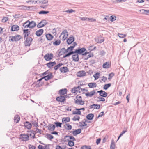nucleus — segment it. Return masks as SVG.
<instances>
[{
	"label": "nucleus",
	"mask_w": 149,
	"mask_h": 149,
	"mask_svg": "<svg viewBox=\"0 0 149 149\" xmlns=\"http://www.w3.org/2000/svg\"><path fill=\"white\" fill-rule=\"evenodd\" d=\"M20 139L24 141H26L29 139V137L28 134H22L20 135Z\"/></svg>",
	"instance_id": "1"
},
{
	"label": "nucleus",
	"mask_w": 149,
	"mask_h": 149,
	"mask_svg": "<svg viewBox=\"0 0 149 149\" xmlns=\"http://www.w3.org/2000/svg\"><path fill=\"white\" fill-rule=\"evenodd\" d=\"M53 57V55L52 53H47L44 56L45 59L47 61L50 60Z\"/></svg>",
	"instance_id": "2"
},
{
	"label": "nucleus",
	"mask_w": 149,
	"mask_h": 149,
	"mask_svg": "<svg viewBox=\"0 0 149 149\" xmlns=\"http://www.w3.org/2000/svg\"><path fill=\"white\" fill-rule=\"evenodd\" d=\"M10 38H11L10 40L12 41H16L20 40L21 36L20 35H18L14 36H12L10 37Z\"/></svg>",
	"instance_id": "3"
},
{
	"label": "nucleus",
	"mask_w": 149,
	"mask_h": 149,
	"mask_svg": "<svg viewBox=\"0 0 149 149\" xmlns=\"http://www.w3.org/2000/svg\"><path fill=\"white\" fill-rule=\"evenodd\" d=\"M33 40L32 38L31 37L27 38L26 40L24 42L26 46H29Z\"/></svg>",
	"instance_id": "4"
},
{
	"label": "nucleus",
	"mask_w": 149,
	"mask_h": 149,
	"mask_svg": "<svg viewBox=\"0 0 149 149\" xmlns=\"http://www.w3.org/2000/svg\"><path fill=\"white\" fill-rule=\"evenodd\" d=\"M86 51V49L84 47L79 48L78 49H76V52L78 54H81L85 52Z\"/></svg>",
	"instance_id": "5"
},
{
	"label": "nucleus",
	"mask_w": 149,
	"mask_h": 149,
	"mask_svg": "<svg viewBox=\"0 0 149 149\" xmlns=\"http://www.w3.org/2000/svg\"><path fill=\"white\" fill-rule=\"evenodd\" d=\"M63 35V40H65L68 36V33L66 30H64L61 33Z\"/></svg>",
	"instance_id": "6"
},
{
	"label": "nucleus",
	"mask_w": 149,
	"mask_h": 149,
	"mask_svg": "<svg viewBox=\"0 0 149 149\" xmlns=\"http://www.w3.org/2000/svg\"><path fill=\"white\" fill-rule=\"evenodd\" d=\"M56 100L58 102H63L65 101V98L64 96L61 95L56 97Z\"/></svg>",
	"instance_id": "7"
},
{
	"label": "nucleus",
	"mask_w": 149,
	"mask_h": 149,
	"mask_svg": "<svg viewBox=\"0 0 149 149\" xmlns=\"http://www.w3.org/2000/svg\"><path fill=\"white\" fill-rule=\"evenodd\" d=\"M47 23L45 20H43L41 21L37 25V27L38 28L42 27L44 26Z\"/></svg>",
	"instance_id": "8"
},
{
	"label": "nucleus",
	"mask_w": 149,
	"mask_h": 149,
	"mask_svg": "<svg viewBox=\"0 0 149 149\" xmlns=\"http://www.w3.org/2000/svg\"><path fill=\"white\" fill-rule=\"evenodd\" d=\"M74 41V38L72 36H70L67 39V42L68 44L70 45Z\"/></svg>",
	"instance_id": "9"
},
{
	"label": "nucleus",
	"mask_w": 149,
	"mask_h": 149,
	"mask_svg": "<svg viewBox=\"0 0 149 149\" xmlns=\"http://www.w3.org/2000/svg\"><path fill=\"white\" fill-rule=\"evenodd\" d=\"M72 59L73 61L75 62L78 61L79 59L78 54L77 53H76L72 55Z\"/></svg>",
	"instance_id": "10"
},
{
	"label": "nucleus",
	"mask_w": 149,
	"mask_h": 149,
	"mask_svg": "<svg viewBox=\"0 0 149 149\" xmlns=\"http://www.w3.org/2000/svg\"><path fill=\"white\" fill-rule=\"evenodd\" d=\"M72 132V134L74 136H76L77 134L80 133L81 130V129H73Z\"/></svg>",
	"instance_id": "11"
},
{
	"label": "nucleus",
	"mask_w": 149,
	"mask_h": 149,
	"mask_svg": "<svg viewBox=\"0 0 149 149\" xmlns=\"http://www.w3.org/2000/svg\"><path fill=\"white\" fill-rule=\"evenodd\" d=\"M29 29H23V34L24 35V38L28 37V36L30 34V31H29Z\"/></svg>",
	"instance_id": "12"
},
{
	"label": "nucleus",
	"mask_w": 149,
	"mask_h": 149,
	"mask_svg": "<svg viewBox=\"0 0 149 149\" xmlns=\"http://www.w3.org/2000/svg\"><path fill=\"white\" fill-rule=\"evenodd\" d=\"M95 93L94 90L91 91L90 92H88L85 93V95L86 96L91 97Z\"/></svg>",
	"instance_id": "13"
},
{
	"label": "nucleus",
	"mask_w": 149,
	"mask_h": 149,
	"mask_svg": "<svg viewBox=\"0 0 149 149\" xmlns=\"http://www.w3.org/2000/svg\"><path fill=\"white\" fill-rule=\"evenodd\" d=\"M18 7L19 8V9L21 10H28L30 8V6H26L24 5L19 6Z\"/></svg>",
	"instance_id": "14"
},
{
	"label": "nucleus",
	"mask_w": 149,
	"mask_h": 149,
	"mask_svg": "<svg viewBox=\"0 0 149 149\" xmlns=\"http://www.w3.org/2000/svg\"><path fill=\"white\" fill-rule=\"evenodd\" d=\"M75 103L78 105H83L84 104V102L81 99H77L75 101Z\"/></svg>",
	"instance_id": "15"
},
{
	"label": "nucleus",
	"mask_w": 149,
	"mask_h": 149,
	"mask_svg": "<svg viewBox=\"0 0 149 149\" xmlns=\"http://www.w3.org/2000/svg\"><path fill=\"white\" fill-rule=\"evenodd\" d=\"M53 77V75L52 73L48 74V75L43 77V78L46 81H47Z\"/></svg>",
	"instance_id": "16"
},
{
	"label": "nucleus",
	"mask_w": 149,
	"mask_h": 149,
	"mask_svg": "<svg viewBox=\"0 0 149 149\" xmlns=\"http://www.w3.org/2000/svg\"><path fill=\"white\" fill-rule=\"evenodd\" d=\"M60 70L62 72L66 73L69 71L68 68L66 67H63L60 68Z\"/></svg>",
	"instance_id": "17"
},
{
	"label": "nucleus",
	"mask_w": 149,
	"mask_h": 149,
	"mask_svg": "<svg viewBox=\"0 0 149 149\" xmlns=\"http://www.w3.org/2000/svg\"><path fill=\"white\" fill-rule=\"evenodd\" d=\"M24 126L27 129H30L32 126L31 124L29 122L26 121L24 123Z\"/></svg>",
	"instance_id": "18"
},
{
	"label": "nucleus",
	"mask_w": 149,
	"mask_h": 149,
	"mask_svg": "<svg viewBox=\"0 0 149 149\" xmlns=\"http://www.w3.org/2000/svg\"><path fill=\"white\" fill-rule=\"evenodd\" d=\"M48 129L49 130L53 131L55 130V126L53 124H49L48 125Z\"/></svg>",
	"instance_id": "19"
},
{
	"label": "nucleus",
	"mask_w": 149,
	"mask_h": 149,
	"mask_svg": "<svg viewBox=\"0 0 149 149\" xmlns=\"http://www.w3.org/2000/svg\"><path fill=\"white\" fill-rule=\"evenodd\" d=\"M19 27L17 25H13L11 28V30L12 31H15L19 30Z\"/></svg>",
	"instance_id": "20"
},
{
	"label": "nucleus",
	"mask_w": 149,
	"mask_h": 149,
	"mask_svg": "<svg viewBox=\"0 0 149 149\" xmlns=\"http://www.w3.org/2000/svg\"><path fill=\"white\" fill-rule=\"evenodd\" d=\"M43 29H40L37 31L36 33V34L38 36H40L42 34L43 32Z\"/></svg>",
	"instance_id": "21"
},
{
	"label": "nucleus",
	"mask_w": 149,
	"mask_h": 149,
	"mask_svg": "<svg viewBox=\"0 0 149 149\" xmlns=\"http://www.w3.org/2000/svg\"><path fill=\"white\" fill-rule=\"evenodd\" d=\"M86 75V73L84 71H82L78 72L77 73V75L79 77H81L85 76Z\"/></svg>",
	"instance_id": "22"
},
{
	"label": "nucleus",
	"mask_w": 149,
	"mask_h": 149,
	"mask_svg": "<svg viewBox=\"0 0 149 149\" xmlns=\"http://www.w3.org/2000/svg\"><path fill=\"white\" fill-rule=\"evenodd\" d=\"M56 62H49L46 64L47 66L49 68H50L54 65L56 64Z\"/></svg>",
	"instance_id": "23"
},
{
	"label": "nucleus",
	"mask_w": 149,
	"mask_h": 149,
	"mask_svg": "<svg viewBox=\"0 0 149 149\" xmlns=\"http://www.w3.org/2000/svg\"><path fill=\"white\" fill-rule=\"evenodd\" d=\"M67 91L66 88L61 89L59 91V93L61 95H64L67 93Z\"/></svg>",
	"instance_id": "24"
},
{
	"label": "nucleus",
	"mask_w": 149,
	"mask_h": 149,
	"mask_svg": "<svg viewBox=\"0 0 149 149\" xmlns=\"http://www.w3.org/2000/svg\"><path fill=\"white\" fill-rule=\"evenodd\" d=\"M28 23H29V24L30 25V28H34L36 25V23L34 21H31L30 22L29 21V22Z\"/></svg>",
	"instance_id": "25"
},
{
	"label": "nucleus",
	"mask_w": 149,
	"mask_h": 149,
	"mask_svg": "<svg viewBox=\"0 0 149 149\" xmlns=\"http://www.w3.org/2000/svg\"><path fill=\"white\" fill-rule=\"evenodd\" d=\"M29 22V20L27 21L23 24V26L24 28H27L28 27L30 28V25L28 23Z\"/></svg>",
	"instance_id": "26"
},
{
	"label": "nucleus",
	"mask_w": 149,
	"mask_h": 149,
	"mask_svg": "<svg viewBox=\"0 0 149 149\" xmlns=\"http://www.w3.org/2000/svg\"><path fill=\"white\" fill-rule=\"evenodd\" d=\"M104 38H103L102 39H99L98 38H96L95 39V41L98 43H101L103 42L104 41Z\"/></svg>",
	"instance_id": "27"
},
{
	"label": "nucleus",
	"mask_w": 149,
	"mask_h": 149,
	"mask_svg": "<svg viewBox=\"0 0 149 149\" xmlns=\"http://www.w3.org/2000/svg\"><path fill=\"white\" fill-rule=\"evenodd\" d=\"M68 52V50L66 49L65 48H62L60 52L59 53L60 55H62V54L65 53H66Z\"/></svg>",
	"instance_id": "28"
},
{
	"label": "nucleus",
	"mask_w": 149,
	"mask_h": 149,
	"mask_svg": "<svg viewBox=\"0 0 149 149\" xmlns=\"http://www.w3.org/2000/svg\"><path fill=\"white\" fill-rule=\"evenodd\" d=\"M88 86L90 88L96 87L97 86L95 82L89 83Z\"/></svg>",
	"instance_id": "29"
},
{
	"label": "nucleus",
	"mask_w": 149,
	"mask_h": 149,
	"mask_svg": "<svg viewBox=\"0 0 149 149\" xmlns=\"http://www.w3.org/2000/svg\"><path fill=\"white\" fill-rule=\"evenodd\" d=\"M47 39L49 40H51L53 38V36L51 34H48L46 35Z\"/></svg>",
	"instance_id": "30"
},
{
	"label": "nucleus",
	"mask_w": 149,
	"mask_h": 149,
	"mask_svg": "<svg viewBox=\"0 0 149 149\" xmlns=\"http://www.w3.org/2000/svg\"><path fill=\"white\" fill-rule=\"evenodd\" d=\"M94 117V115L92 113H90L86 116L88 120H92Z\"/></svg>",
	"instance_id": "31"
},
{
	"label": "nucleus",
	"mask_w": 149,
	"mask_h": 149,
	"mask_svg": "<svg viewBox=\"0 0 149 149\" xmlns=\"http://www.w3.org/2000/svg\"><path fill=\"white\" fill-rule=\"evenodd\" d=\"M110 65L109 62H107L104 63L102 67L104 68H107L109 67Z\"/></svg>",
	"instance_id": "32"
},
{
	"label": "nucleus",
	"mask_w": 149,
	"mask_h": 149,
	"mask_svg": "<svg viewBox=\"0 0 149 149\" xmlns=\"http://www.w3.org/2000/svg\"><path fill=\"white\" fill-rule=\"evenodd\" d=\"M64 127L67 130H70L72 129V126L69 123H66L64 126Z\"/></svg>",
	"instance_id": "33"
},
{
	"label": "nucleus",
	"mask_w": 149,
	"mask_h": 149,
	"mask_svg": "<svg viewBox=\"0 0 149 149\" xmlns=\"http://www.w3.org/2000/svg\"><path fill=\"white\" fill-rule=\"evenodd\" d=\"M14 120L16 123H17L20 120V117L18 115H16L15 116Z\"/></svg>",
	"instance_id": "34"
},
{
	"label": "nucleus",
	"mask_w": 149,
	"mask_h": 149,
	"mask_svg": "<svg viewBox=\"0 0 149 149\" xmlns=\"http://www.w3.org/2000/svg\"><path fill=\"white\" fill-rule=\"evenodd\" d=\"M100 74L99 73L97 72L94 74L93 76L94 77L95 80H96L100 77Z\"/></svg>",
	"instance_id": "35"
},
{
	"label": "nucleus",
	"mask_w": 149,
	"mask_h": 149,
	"mask_svg": "<svg viewBox=\"0 0 149 149\" xmlns=\"http://www.w3.org/2000/svg\"><path fill=\"white\" fill-rule=\"evenodd\" d=\"M102 92H101V95H100V96L103 97H106L107 95V93L105 92V91H104L103 90H102Z\"/></svg>",
	"instance_id": "36"
},
{
	"label": "nucleus",
	"mask_w": 149,
	"mask_h": 149,
	"mask_svg": "<svg viewBox=\"0 0 149 149\" xmlns=\"http://www.w3.org/2000/svg\"><path fill=\"white\" fill-rule=\"evenodd\" d=\"M111 86V83H108L107 84H106L104 85V90H107L108 88L110 87Z\"/></svg>",
	"instance_id": "37"
},
{
	"label": "nucleus",
	"mask_w": 149,
	"mask_h": 149,
	"mask_svg": "<svg viewBox=\"0 0 149 149\" xmlns=\"http://www.w3.org/2000/svg\"><path fill=\"white\" fill-rule=\"evenodd\" d=\"M63 65V64L62 63H60L59 64H58L57 65L55 66L54 67V69L56 70H57L61 66Z\"/></svg>",
	"instance_id": "38"
},
{
	"label": "nucleus",
	"mask_w": 149,
	"mask_h": 149,
	"mask_svg": "<svg viewBox=\"0 0 149 149\" xmlns=\"http://www.w3.org/2000/svg\"><path fill=\"white\" fill-rule=\"evenodd\" d=\"M66 137H68L69 139L72 140V141H76V139L73 136H65Z\"/></svg>",
	"instance_id": "39"
},
{
	"label": "nucleus",
	"mask_w": 149,
	"mask_h": 149,
	"mask_svg": "<svg viewBox=\"0 0 149 149\" xmlns=\"http://www.w3.org/2000/svg\"><path fill=\"white\" fill-rule=\"evenodd\" d=\"M80 119V117L76 116L73 117L72 118V120L74 121H76L77 120L79 121Z\"/></svg>",
	"instance_id": "40"
},
{
	"label": "nucleus",
	"mask_w": 149,
	"mask_h": 149,
	"mask_svg": "<svg viewBox=\"0 0 149 149\" xmlns=\"http://www.w3.org/2000/svg\"><path fill=\"white\" fill-rule=\"evenodd\" d=\"M67 119H68V117H64L62 118V122L63 123H65L66 122H69V120H67Z\"/></svg>",
	"instance_id": "41"
},
{
	"label": "nucleus",
	"mask_w": 149,
	"mask_h": 149,
	"mask_svg": "<svg viewBox=\"0 0 149 149\" xmlns=\"http://www.w3.org/2000/svg\"><path fill=\"white\" fill-rule=\"evenodd\" d=\"M111 149H115V144L114 142L113 141L111 143L110 146Z\"/></svg>",
	"instance_id": "42"
},
{
	"label": "nucleus",
	"mask_w": 149,
	"mask_h": 149,
	"mask_svg": "<svg viewBox=\"0 0 149 149\" xmlns=\"http://www.w3.org/2000/svg\"><path fill=\"white\" fill-rule=\"evenodd\" d=\"M61 43V41L60 40H56L55 42H54L53 44L55 45H59Z\"/></svg>",
	"instance_id": "43"
},
{
	"label": "nucleus",
	"mask_w": 149,
	"mask_h": 149,
	"mask_svg": "<svg viewBox=\"0 0 149 149\" xmlns=\"http://www.w3.org/2000/svg\"><path fill=\"white\" fill-rule=\"evenodd\" d=\"M74 143L73 141H70L68 142V145L70 146H74Z\"/></svg>",
	"instance_id": "44"
},
{
	"label": "nucleus",
	"mask_w": 149,
	"mask_h": 149,
	"mask_svg": "<svg viewBox=\"0 0 149 149\" xmlns=\"http://www.w3.org/2000/svg\"><path fill=\"white\" fill-rule=\"evenodd\" d=\"M49 11H46L44 10H42L40 11L39 12V14H47L49 13Z\"/></svg>",
	"instance_id": "45"
},
{
	"label": "nucleus",
	"mask_w": 149,
	"mask_h": 149,
	"mask_svg": "<svg viewBox=\"0 0 149 149\" xmlns=\"http://www.w3.org/2000/svg\"><path fill=\"white\" fill-rule=\"evenodd\" d=\"M54 124L56 125L57 127H61L62 123L59 122H56L54 123Z\"/></svg>",
	"instance_id": "46"
},
{
	"label": "nucleus",
	"mask_w": 149,
	"mask_h": 149,
	"mask_svg": "<svg viewBox=\"0 0 149 149\" xmlns=\"http://www.w3.org/2000/svg\"><path fill=\"white\" fill-rule=\"evenodd\" d=\"M81 149H91L90 146H84L81 147Z\"/></svg>",
	"instance_id": "47"
},
{
	"label": "nucleus",
	"mask_w": 149,
	"mask_h": 149,
	"mask_svg": "<svg viewBox=\"0 0 149 149\" xmlns=\"http://www.w3.org/2000/svg\"><path fill=\"white\" fill-rule=\"evenodd\" d=\"M79 124H80V126H84L87 125V124L86 123L85 121L84 122H80Z\"/></svg>",
	"instance_id": "48"
},
{
	"label": "nucleus",
	"mask_w": 149,
	"mask_h": 149,
	"mask_svg": "<svg viewBox=\"0 0 149 149\" xmlns=\"http://www.w3.org/2000/svg\"><path fill=\"white\" fill-rule=\"evenodd\" d=\"M126 34H120V33L118 34V36L120 38H123L125 37L126 36Z\"/></svg>",
	"instance_id": "49"
},
{
	"label": "nucleus",
	"mask_w": 149,
	"mask_h": 149,
	"mask_svg": "<svg viewBox=\"0 0 149 149\" xmlns=\"http://www.w3.org/2000/svg\"><path fill=\"white\" fill-rule=\"evenodd\" d=\"M47 136L48 138L50 140H51L54 138L53 136L50 134H47Z\"/></svg>",
	"instance_id": "50"
},
{
	"label": "nucleus",
	"mask_w": 149,
	"mask_h": 149,
	"mask_svg": "<svg viewBox=\"0 0 149 149\" xmlns=\"http://www.w3.org/2000/svg\"><path fill=\"white\" fill-rule=\"evenodd\" d=\"M29 149H36V147L33 145H32L31 144H29Z\"/></svg>",
	"instance_id": "51"
},
{
	"label": "nucleus",
	"mask_w": 149,
	"mask_h": 149,
	"mask_svg": "<svg viewBox=\"0 0 149 149\" xmlns=\"http://www.w3.org/2000/svg\"><path fill=\"white\" fill-rule=\"evenodd\" d=\"M114 75V74L113 73H111L109 74V77L108 79L109 80L111 79L112 77Z\"/></svg>",
	"instance_id": "52"
},
{
	"label": "nucleus",
	"mask_w": 149,
	"mask_h": 149,
	"mask_svg": "<svg viewBox=\"0 0 149 149\" xmlns=\"http://www.w3.org/2000/svg\"><path fill=\"white\" fill-rule=\"evenodd\" d=\"M110 17L111 19V20L112 22L116 20V17L115 16L112 15V16H111Z\"/></svg>",
	"instance_id": "53"
},
{
	"label": "nucleus",
	"mask_w": 149,
	"mask_h": 149,
	"mask_svg": "<svg viewBox=\"0 0 149 149\" xmlns=\"http://www.w3.org/2000/svg\"><path fill=\"white\" fill-rule=\"evenodd\" d=\"M82 21H85L86 20H87L88 21L89 20V18L87 17H80Z\"/></svg>",
	"instance_id": "54"
},
{
	"label": "nucleus",
	"mask_w": 149,
	"mask_h": 149,
	"mask_svg": "<svg viewBox=\"0 0 149 149\" xmlns=\"http://www.w3.org/2000/svg\"><path fill=\"white\" fill-rule=\"evenodd\" d=\"M65 12L66 13H72V12H75V10H73L72 9H70V10H66Z\"/></svg>",
	"instance_id": "55"
},
{
	"label": "nucleus",
	"mask_w": 149,
	"mask_h": 149,
	"mask_svg": "<svg viewBox=\"0 0 149 149\" xmlns=\"http://www.w3.org/2000/svg\"><path fill=\"white\" fill-rule=\"evenodd\" d=\"M48 1L46 0H43L41 1L40 2H39L42 4H45L48 3Z\"/></svg>",
	"instance_id": "56"
},
{
	"label": "nucleus",
	"mask_w": 149,
	"mask_h": 149,
	"mask_svg": "<svg viewBox=\"0 0 149 149\" xmlns=\"http://www.w3.org/2000/svg\"><path fill=\"white\" fill-rule=\"evenodd\" d=\"M74 47H73L72 46H70V47H68V48L67 49V50H68V52L70 51H70H72L74 49Z\"/></svg>",
	"instance_id": "57"
},
{
	"label": "nucleus",
	"mask_w": 149,
	"mask_h": 149,
	"mask_svg": "<svg viewBox=\"0 0 149 149\" xmlns=\"http://www.w3.org/2000/svg\"><path fill=\"white\" fill-rule=\"evenodd\" d=\"M70 139H69V138L68 137H66L65 136L64 137V142H69V141H70Z\"/></svg>",
	"instance_id": "58"
},
{
	"label": "nucleus",
	"mask_w": 149,
	"mask_h": 149,
	"mask_svg": "<svg viewBox=\"0 0 149 149\" xmlns=\"http://www.w3.org/2000/svg\"><path fill=\"white\" fill-rule=\"evenodd\" d=\"M13 17L15 18H18L21 17V15L19 14H15L13 15Z\"/></svg>",
	"instance_id": "59"
},
{
	"label": "nucleus",
	"mask_w": 149,
	"mask_h": 149,
	"mask_svg": "<svg viewBox=\"0 0 149 149\" xmlns=\"http://www.w3.org/2000/svg\"><path fill=\"white\" fill-rule=\"evenodd\" d=\"M36 131L37 133H39L40 134H41L42 133V131L41 129H39L38 128H36Z\"/></svg>",
	"instance_id": "60"
},
{
	"label": "nucleus",
	"mask_w": 149,
	"mask_h": 149,
	"mask_svg": "<svg viewBox=\"0 0 149 149\" xmlns=\"http://www.w3.org/2000/svg\"><path fill=\"white\" fill-rule=\"evenodd\" d=\"M8 20V18L6 17H3L2 19V22H5Z\"/></svg>",
	"instance_id": "61"
},
{
	"label": "nucleus",
	"mask_w": 149,
	"mask_h": 149,
	"mask_svg": "<svg viewBox=\"0 0 149 149\" xmlns=\"http://www.w3.org/2000/svg\"><path fill=\"white\" fill-rule=\"evenodd\" d=\"M99 100H100V101H104L105 100V99L103 97H97Z\"/></svg>",
	"instance_id": "62"
},
{
	"label": "nucleus",
	"mask_w": 149,
	"mask_h": 149,
	"mask_svg": "<svg viewBox=\"0 0 149 149\" xmlns=\"http://www.w3.org/2000/svg\"><path fill=\"white\" fill-rule=\"evenodd\" d=\"M56 149H63L59 145H57L56 147Z\"/></svg>",
	"instance_id": "63"
},
{
	"label": "nucleus",
	"mask_w": 149,
	"mask_h": 149,
	"mask_svg": "<svg viewBox=\"0 0 149 149\" xmlns=\"http://www.w3.org/2000/svg\"><path fill=\"white\" fill-rule=\"evenodd\" d=\"M38 148L39 149H45L44 147L41 145H39Z\"/></svg>",
	"instance_id": "64"
}]
</instances>
